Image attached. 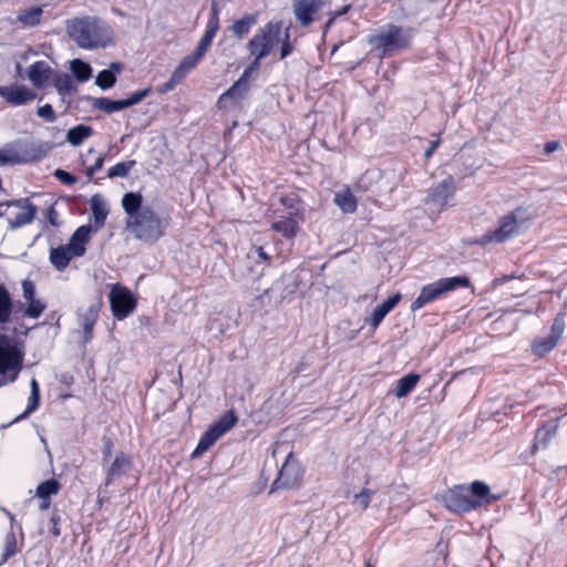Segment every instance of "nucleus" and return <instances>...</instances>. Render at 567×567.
<instances>
[{"label":"nucleus","mask_w":567,"mask_h":567,"mask_svg":"<svg viewBox=\"0 0 567 567\" xmlns=\"http://www.w3.org/2000/svg\"><path fill=\"white\" fill-rule=\"evenodd\" d=\"M281 22L269 21L258 29L254 37L247 42V50L252 55V61L245 69L241 76L218 99L219 107L226 105L227 100L235 102L241 100L248 91V81L260 69V62L268 56L272 49L280 42Z\"/></svg>","instance_id":"1"},{"label":"nucleus","mask_w":567,"mask_h":567,"mask_svg":"<svg viewBox=\"0 0 567 567\" xmlns=\"http://www.w3.org/2000/svg\"><path fill=\"white\" fill-rule=\"evenodd\" d=\"M142 203L141 194H124L122 207L127 215L125 226L135 239L153 245L164 236L167 223L153 208L143 206Z\"/></svg>","instance_id":"2"},{"label":"nucleus","mask_w":567,"mask_h":567,"mask_svg":"<svg viewBox=\"0 0 567 567\" xmlns=\"http://www.w3.org/2000/svg\"><path fill=\"white\" fill-rule=\"evenodd\" d=\"M66 30L76 45L84 50L106 48L113 39L111 27L95 17L72 19L68 22Z\"/></svg>","instance_id":"3"},{"label":"nucleus","mask_w":567,"mask_h":567,"mask_svg":"<svg viewBox=\"0 0 567 567\" xmlns=\"http://www.w3.org/2000/svg\"><path fill=\"white\" fill-rule=\"evenodd\" d=\"M489 487L480 481L473 482L470 486L457 485L450 488L442 495V503L450 512L464 513L482 506L488 502Z\"/></svg>","instance_id":"4"},{"label":"nucleus","mask_w":567,"mask_h":567,"mask_svg":"<svg viewBox=\"0 0 567 567\" xmlns=\"http://www.w3.org/2000/svg\"><path fill=\"white\" fill-rule=\"evenodd\" d=\"M530 219L532 214L526 208L518 207L501 218L498 228L484 234L475 243L481 246L491 243H504L522 233Z\"/></svg>","instance_id":"5"},{"label":"nucleus","mask_w":567,"mask_h":567,"mask_svg":"<svg viewBox=\"0 0 567 567\" xmlns=\"http://www.w3.org/2000/svg\"><path fill=\"white\" fill-rule=\"evenodd\" d=\"M412 38L413 29L390 23L382 27L375 34L370 35L368 42L373 49L381 51L382 55H386L408 49Z\"/></svg>","instance_id":"6"},{"label":"nucleus","mask_w":567,"mask_h":567,"mask_svg":"<svg viewBox=\"0 0 567 567\" xmlns=\"http://www.w3.org/2000/svg\"><path fill=\"white\" fill-rule=\"evenodd\" d=\"M92 228L89 225L79 227L71 236L66 245L51 248L50 261L58 271H63L75 257H82L86 251Z\"/></svg>","instance_id":"7"},{"label":"nucleus","mask_w":567,"mask_h":567,"mask_svg":"<svg viewBox=\"0 0 567 567\" xmlns=\"http://www.w3.org/2000/svg\"><path fill=\"white\" fill-rule=\"evenodd\" d=\"M470 279L465 276L441 278L432 284L424 286L416 299L411 305V310L416 311L426 303L432 302L443 295L451 292L460 287L467 288Z\"/></svg>","instance_id":"8"},{"label":"nucleus","mask_w":567,"mask_h":567,"mask_svg":"<svg viewBox=\"0 0 567 567\" xmlns=\"http://www.w3.org/2000/svg\"><path fill=\"white\" fill-rule=\"evenodd\" d=\"M109 300L112 313L117 320L128 317L136 307V299L132 292L118 284L112 286Z\"/></svg>","instance_id":"9"},{"label":"nucleus","mask_w":567,"mask_h":567,"mask_svg":"<svg viewBox=\"0 0 567 567\" xmlns=\"http://www.w3.org/2000/svg\"><path fill=\"white\" fill-rule=\"evenodd\" d=\"M42 157V152L35 147H24L21 143H11L0 148V166L25 164L38 161Z\"/></svg>","instance_id":"10"},{"label":"nucleus","mask_w":567,"mask_h":567,"mask_svg":"<svg viewBox=\"0 0 567 567\" xmlns=\"http://www.w3.org/2000/svg\"><path fill=\"white\" fill-rule=\"evenodd\" d=\"M151 93V89L137 91L124 100H111L107 97H95L92 100V107L106 114L120 112L127 107L138 104Z\"/></svg>","instance_id":"11"},{"label":"nucleus","mask_w":567,"mask_h":567,"mask_svg":"<svg viewBox=\"0 0 567 567\" xmlns=\"http://www.w3.org/2000/svg\"><path fill=\"white\" fill-rule=\"evenodd\" d=\"M324 0H292L291 9L296 20L302 28H307L320 19Z\"/></svg>","instance_id":"12"},{"label":"nucleus","mask_w":567,"mask_h":567,"mask_svg":"<svg viewBox=\"0 0 567 567\" xmlns=\"http://www.w3.org/2000/svg\"><path fill=\"white\" fill-rule=\"evenodd\" d=\"M455 190L456 187L453 178L447 177L427 190L424 203L433 207L434 212L440 213L445 208L449 200L454 196Z\"/></svg>","instance_id":"13"},{"label":"nucleus","mask_w":567,"mask_h":567,"mask_svg":"<svg viewBox=\"0 0 567 567\" xmlns=\"http://www.w3.org/2000/svg\"><path fill=\"white\" fill-rule=\"evenodd\" d=\"M301 480V468L297 460L290 454L285 463L281 465L279 475L274 482L270 492L279 488H291L296 486Z\"/></svg>","instance_id":"14"},{"label":"nucleus","mask_w":567,"mask_h":567,"mask_svg":"<svg viewBox=\"0 0 567 567\" xmlns=\"http://www.w3.org/2000/svg\"><path fill=\"white\" fill-rule=\"evenodd\" d=\"M22 355L10 344H0V375L9 374L8 380L14 381L21 368Z\"/></svg>","instance_id":"15"},{"label":"nucleus","mask_w":567,"mask_h":567,"mask_svg":"<svg viewBox=\"0 0 567 567\" xmlns=\"http://www.w3.org/2000/svg\"><path fill=\"white\" fill-rule=\"evenodd\" d=\"M305 219L303 212L299 208H293L287 215H282L280 219L271 224V229L281 234L285 238H293L298 230L299 225Z\"/></svg>","instance_id":"16"},{"label":"nucleus","mask_w":567,"mask_h":567,"mask_svg":"<svg viewBox=\"0 0 567 567\" xmlns=\"http://www.w3.org/2000/svg\"><path fill=\"white\" fill-rule=\"evenodd\" d=\"M0 96L9 104L24 105L37 97V93L24 85L11 84L0 86Z\"/></svg>","instance_id":"17"},{"label":"nucleus","mask_w":567,"mask_h":567,"mask_svg":"<svg viewBox=\"0 0 567 567\" xmlns=\"http://www.w3.org/2000/svg\"><path fill=\"white\" fill-rule=\"evenodd\" d=\"M401 299L402 296L398 292L374 308L371 317L365 318V322L371 327L372 331L377 330L385 316L394 309Z\"/></svg>","instance_id":"18"},{"label":"nucleus","mask_w":567,"mask_h":567,"mask_svg":"<svg viewBox=\"0 0 567 567\" xmlns=\"http://www.w3.org/2000/svg\"><path fill=\"white\" fill-rule=\"evenodd\" d=\"M52 69L45 61H37L28 70V79L37 89H43L50 81Z\"/></svg>","instance_id":"19"},{"label":"nucleus","mask_w":567,"mask_h":567,"mask_svg":"<svg viewBox=\"0 0 567 567\" xmlns=\"http://www.w3.org/2000/svg\"><path fill=\"white\" fill-rule=\"evenodd\" d=\"M14 205L19 206L21 210L17 213L13 218L9 219L10 227L19 228L32 223L37 214V207L29 203L27 199L24 202H16Z\"/></svg>","instance_id":"20"},{"label":"nucleus","mask_w":567,"mask_h":567,"mask_svg":"<svg viewBox=\"0 0 567 567\" xmlns=\"http://www.w3.org/2000/svg\"><path fill=\"white\" fill-rule=\"evenodd\" d=\"M60 484L55 480H47L37 487V496L41 498L40 508L47 509L50 506V496L58 494Z\"/></svg>","instance_id":"21"},{"label":"nucleus","mask_w":567,"mask_h":567,"mask_svg":"<svg viewBox=\"0 0 567 567\" xmlns=\"http://www.w3.org/2000/svg\"><path fill=\"white\" fill-rule=\"evenodd\" d=\"M333 202L344 214H353L357 210V199L349 188L338 192Z\"/></svg>","instance_id":"22"},{"label":"nucleus","mask_w":567,"mask_h":567,"mask_svg":"<svg viewBox=\"0 0 567 567\" xmlns=\"http://www.w3.org/2000/svg\"><path fill=\"white\" fill-rule=\"evenodd\" d=\"M256 23L257 14H245L243 18L233 23L230 31L236 38L243 39L249 33L250 29Z\"/></svg>","instance_id":"23"},{"label":"nucleus","mask_w":567,"mask_h":567,"mask_svg":"<svg viewBox=\"0 0 567 567\" xmlns=\"http://www.w3.org/2000/svg\"><path fill=\"white\" fill-rule=\"evenodd\" d=\"M94 154V148H89L86 153L81 155V163L85 167V175L89 178H92L96 172L102 169L105 159V154H99L95 156L94 163L89 164L90 157Z\"/></svg>","instance_id":"24"},{"label":"nucleus","mask_w":567,"mask_h":567,"mask_svg":"<svg viewBox=\"0 0 567 567\" xmlns=\"http://www.w3.org/2000/svg\"><path fill=\"white\" fill-rule=\"evenodd\" d=\"M92 134L93 128L91 126L79 124L68 131L66 141L73 146H79Z\"/></svg>","instance_id":"25"},{"label":"nucleus","mask_w":567,"mask_h":567,"mask_svg":"<svg viewBox=\"0 0 567 567\" xmlns=\"http://www.w3.org/2000/svg\"><path fill=\"white\" fill-rule=\"evenodd\" d=\"M237 423V416L234 411H228L218 421H216L209 429L218 436L221 437L225 433L231 430Z\"/></svg>","instance_id":"26"},{"label":"nucleus","mask_w":567,"mask_h":567,"mask_svg":"<svg viewBox=\"0 0 567 567\" xmlns=\"http://www.w3.org/2000/svg\"><path fill=\"white\" fill-rule=\"evenodd\" d=\"M420 375L416 373H410L396 381L394 394L396 398L406 396L417 384Z\"/></svg>","instance_id":"27"},{"label":"nucleus","mask_w":567,"mask_h":567,"mask_svg":"<svg viewBox=\"0 0 567 567\" xmlns=\"http://www.w3.org/2000/svg\"><path fill=\"white\" fill-rule=\"evenodd\" d=\"M131 458L124 454H118L113 461L109 472L107 480L111 481L114 477L124 475L131 468Z\"/></svg>","instance_id":"28"},{"label":"nucleus","mask_w":567,"mask_h":567,"mask_svg":"<svg viewBox=\"0 0 567 567\" xmlns=\"http://www.w3.org/2000/svg\"><path fill=\"white\" fill-rule=\"evenodd\" d=\"M97 317L99 310L94 306H91L81 317V324L83 327L85 342H89L92 338V330L97 320Z\"/></svg>","instance_id":"29"},{"label":"nucleus","mask_w":567,"mask_h":567,"mask_svg":"<svg viewBox=\"0 0 567 567\" xmlns=\"http://www.w3.org/2000/svg\"><path fill=\"white\" fill-rule=\"evenodd\" d=\"M42 9L33 7L28 10H20L17 14V20L27 27L38 25L41 21Z\"/></svg>","instance_id":"30"},{"label":"nucleus","mask_w":567,"mask_h":567,"mask_svg":"<svg viewBox=\"0 0 567 567\" xmlns=\"http://www.w3.org/2000/svg\"><path fill=\"white\" fill-rule=\"evenodd\" d=\"M91 209L93 213L94 221L97 226H103L109 214V209L103 202L102 197L94 195L91 198Z\"/></svg>","instance_id":"31"},{"label":"nucleus","mask_w":567,"mask_h":567,"mask_svg":"<svg viewBox=\"0 0 567 567\" xmlns=\"http://www.w3.org/2000/svg\"><path fill=\"white\" fill-rule=\"evenodd\" d=\"M23 543V534H20V542L17 538V534H8L4 542V550L1 557L0 564L7 563L12 556H14L20 549L19 545Z\"/></svg>","instance_id":"32"},{"label":"nucleus","mask_w":567,"mask_h":567,"mask_svg":"<svg viewBox=\"0 0 567 567\" xmlns=\"http://www.w3.org/2000/svg\"><path fill=\"white\" fill-rule=\"evenodd\" d=\"M219 437L210 430L208 429L199 439L198 444L194 452L192 453V458H198L200 457L205 452H207L214 443Z\"/></svg>","instance_id":"33"},{"label":"nucleus","mask_w":567,"mask_h":567,"mask_svg":"<svg viewBox=\"0 0 567 567\" xmlns=\"http://www.w3.org/2000/svg\"><path fill=\"white\" fill-rule=\"evenodd\" d=\"M70 69L79 82H86L92 76L91 65L80 59L72 60Z\"/></svg>","instance_id":"34"},{"label":"nucleus","mask_w":567,"mask_h":567,"mask_svg":"<svg viewBox=\"0 0 567 567\" xmlns=\"http://www.w3.org/2000/svg\"><path fill=\"white\" fill-rule=\"evenodd\" d=\"M13 303L8 290L0 285V323H6L10 319Z\"/></svg>","instance_id":"35"},{"label":"nucleus","mask_w":567,"mask_h":567,"mask_svg":"<svg viewBox=\"0 0 567 567\" xmlns=\"http://www.w3.org/2000/svg\"><path fill=\"white\" fill-rule=\"evenodd\" d=\"M44 309H45L44 303L41 300L35 299V300L28 301V307L24 309H22V305L19 303L16 308V312L18 313L21 311L22 317L37 319L42 315Z\"/></svg>","instance_id":"36"},{"label":"nucleus","mask_w":567,"mask_h":567,"mask_svg":"<svg viewBox=\"0 0 567 567\" xmlns=\"http://www.w3.org/2000/svg\"><path fill=\"white\" fill-rule=\"evenodd\" d=\"M380 173L375 171H367L363 173L354 184V190L368 192L372 188L373 183L380 178Z\"/></svg>","instance_id":"37"},{"label":"nucleus","mask_w":567,"mask_h":567,"mask_svg":"<svg viewBox=\"0 0 567 567\" xmlns=\"http://www.w3.org/2000/svg\"><path fill=\"white\" fill-rule=\"evenodd\" d=\"M271 257L265 251L261 246H254L247 254V260L249 264L250 270H252L251 264L256 265H268L270 262Z\"/></svg>","instance_id":"38"},{"label":"nucleus","mask_w":567,"mask_h":567,"mask_svg":"<svg viewBox=\"0 0 567 567\" xmlns=\"http://www.w3.org/2000/svg\"><path fill=\"white\" fill-rule=\"evenodd\" d=\"M40 402V386L35 379H32L30 382V398H29V404L25 409L24 413L21 415V417L27 416L28 414L35 411L39 406Z\"/></svg>","instance_id":"39"},{"label":"nucleus","mask_w":567,"mask_h":567,"mask_svg":"<svg viewBox=\"0 0 567 567\" xmlns=\"http://www.w3.org/2000/svg\"><path fill=\"white\" fill-rule=\"evenodd\" d=\"M135 161H126L121 162L114 165L113 167H110L107 171V177L109 178H115V177H126L131 169L134 167Z\"/></svg>","instance_id":"40"},{"label":"nucleus","mask_w":567,"mask_h":567,"mask_svg":"<svg viewBox=\"0 0 567 567\" xmlns=\"http://www.w3.org/2000/svg\"><path fill=\"white\" fill-rule=\"evenodd\" d=\"M116 82V75L112 70H102L97 73L95 84L102 90L111 89Z\"/></svg>","instance_id":"41"},{"label":"nucleus","mask_w":567,"mask_h":567,"mask_svg":"<svg viewBox=\"0 0 567 567\" xmlns=\"http://www.w3.org/2000/svg\"><path fill=\"white\" fill-rule=\"evenodd\" d=\"M558 425L556 422H549L537 431L536 441L547 445L549 440L556 434Z\"/></svg>","instance_id":"42"},{"label":"nucleus","mask_w":567,"mask_h":567,"mask_svg":"<svg viewBox=\"0 0 567 567\" xmlns=\"http://www.w3.org/2000/svg\"><path fill=\"white\" fill-rule=\"evenodd\" d=\"M557 342V336H548L544 340L535 341L533 348L537 354L544 355L545 353L553 350L556 347Z\"/></svg>","instance_id":"43"},{"label":"nucleus","mask_w":567,"mask_h":567,"mask_svg":"<svg viewBox=\"0 0 567 567\" xmlns=\"http://www.w3.org/2000/svg\"><path fill=\"white\" fill-rule=\"evenodd\" d=\"M373 495V491L362 489L360 493L354 495L353 504L360 509H365L369 506Z\"/></svg>","instance_id":"44"},{"label":"nucleus","mask_w":567,"mask_h":567,"mask_svg":"<svg viewBox=\"0 0 567 567\" xmlns=\"http://www.w3.org/2000/svg\"><path fill=\"white\" fill-rule=\"evenodd\" d=\"M54 86L60 93H68L72 90V80L68 74H59L54 78Z\"/></svg>","instance_id":"45"},{"label":"nucleus","mask_w":567,"mask_h":567,"mask_svg":"<svg viewBox=\"0 0 567 567\" xmlns=\"http://www.w3.org/2000/svg\"><path fill=\"white\" fill-rule=\"evenodd\" d=\"M37 114H38V116L44 118L47 122L52 123L55 121V114H54L52 105H50V104H44V105L40 106L37 111Z\"/></svg>","instance_id":"46"},{"label":"nucleus","mask_w":567,"mask_h":567,"mask_svg":"<svg viewBox=\"0 0 567 567\" xmlns=\"http://www.w3.org/2000/svg\"><path fill=\"white\" fill-rule=\"evenodd\" d=\"M219 6L216 2H213L210 6V17L207 23L208 27L219 29Z\"/></svg>","instance_id":"47"},{"label":"nucleus","mask_w":567,"mask_h":567,"mask_svg":"<svg viewBox=\"0 0 567 567\" xmlns=\"http://www.w3.org/2000/svg\"><path fill=\"white\" fill-rule=\"evenodd\" d=\"M217 31H218V29L207 25L206 31H205L204 35L202 37V39L199 40L198 44L208 49L210 47Z\"/></svg>","instance_id":"48"},{"label":"nucleus","mask_w":567,"mask_h":567,"mask_svg":"<svg viewBox=\"0 0 567 567\" xmlns=\"http://www.w3.org/2000/svg\"><path fill=\"white\" fill-rule=\"evenodd\" d=\"M54 176L64 185L71 186L76 183V177L63 169H56Z\"/></svg>","instance_id":"49"},{"label":"nucleus","mask_w":567,"mask_h":567,"mask_svg":"<svg viewBox=\"0 0 567 567\" xmlns=\"http://www.w3.org/2000/svg\"><path fill=\"white\" fill-rule=\"evenodd\" d=\"M289 29H287L285 31V34H284V39H282V44H281V49H280V59H285L287 58L293 50V47L292 44L290 43L289 41Z\"/></svg>","instance_id":"50"},{"label":"nucleus","mask_w":567,"mask_h":567,"mask_svg":"<svg viewBox=\"0 0 567 567\" xmlns=\"http://www.w3.org/2000/svg\"><path fill=\"white\" fill-rule=\"evenodd\" d=\"M23 298L25 301L35 300V288L31 281L24 280L22 282Z\"/></svg>","instance_id":"51"},{"label":"nucleus","mask_w":567,"mask_h":567,"mask_svg":"<svg viewBox=\"0 0 567 567\" xmlns=\"http://www.w3.org/2000/svg\"><path fill=\"white\" fill-rule=\"evenodd\" d=\"M198 61L192 54L185 56L182 62L178 64L181 69H183L186 73H189L196 65Z\"/></svg>","instance_id":"52"},{"label":"nucleus","mask_w":567,"mask_h":567,"mask_svg":"<svg viewBox=\"0 0 567 567\" xmlns=\"http://www.w3.org/2000/svg\"><path fill=\"white\" fill-rule=\"evenodd\" d=\"M564 327H565L564 318L561 316H558L553 323V327H551L553 332L550 336H557V340H558L564 332Z\"/></svg>","instance_id":"53"},{"label":"nucleus","mask_w":567,"mask_h":567,"mask_svg":"<svg viewBox=\"0 0 567 567\" xmlns=\"http://www.w3.org/2000/svg\"><path fill=\"white\" fill-rule=\"evenodd\" d=\"M187 74H188V73H186L183 69H181L179 66H177V68L174 70V72H173V74H172L171 79L173 80V82H175V83H177V84H178L183 79H185V78H186V75H187Z\"/></svg>","instance_id":"54"},{"label":"nucleus","mask_w":567,"mask_h":567,"mask_svg":"<svg viewBox=\"0 0 567 567\" xmlns=\"http://www.w3.org/2000/svg\"><path fill=\"white\" fill-rule=\"evenodd\" d=\"M207 48L205 47H202L200 44H197L195 51L192 53V55L194 58H196V60L199 62L202 60V58L205 55V53L207 52Z\"/></svg>","instance_id":"55"},{"label":"nucleus","mask_w":567,"mask_h":567,"mask_svg":"<svg viewBox=\"0 0 567 567\" xmlns=\"http://www.w3.org/2000/svg\"><path fill=\"white\" fill-rule=\"evenodd\" d=\"M439 145H440V140H435V141L431 142V145L425 151L424 156L426 158H429L435 152V150L437 148Z\"/></svg>","instance_id":"56"},{"label":"nucleus","mask_w":567,"mask_h":567,"mask_svg":"<svg viewBox=\"0 0 567 567\" xmlns=\"http://www.w3.org/2000/svg\"><path fill=\"white\" fill-rule=\"evenodd\" d=\"M558 148H559V143L558 142L553 141V142H548V143L545 144V152L547 154H550V153L557 151Z\"/></svg>","instance_id":"57"},{"label":"nucleus","mask_w":567,"mask_h":567,"mask_svg":"<svg viewBox=\"0 0 567 567\" xmlns=\"http://www.w3.org/2000/svg\"><path fill=\"white\" fill-rule=\"evenodd\" d=\"M176 85L177 83L173 82V80L169 78V80L159 89V92L166 93L168 91H172Z\"/></svg>","instance_id":"58"},{"label":"nucleus","mask_w":567,"mask_h":567,"mask_svg":"<svg viewBox=\"0 0 567 567\" xmlns=\"http://www.w3.org/2000/svg\"><path fill=\"white\" fill-rule=\"evenodd\" d=\"M56 212L53 207H50L49 209V221L52 224V225H56Z\"/></svg>","instance_id":"59"},{"label":"nucleus","mask_w":567,"mask_h":567,"mask_svg":"<svg viewBox=\"0 0 567 567\" xmlns=\"http://www.w3.org/2000/svg\"><path fill=\"white\" fill-rule=\"evenodd\" d=\"M59 519H60L59 515H56V514L52 515V518H51V522L53 524V530L52 532H59L60 530V527L58 526Z\"/></svg>","instance_id":"60"},{"label":"nucleus","mask_w":567,"mask_h":567,"mask_svg":"<svg viewBox=\"0 0 567 567\" xmlns=\"http://www.w3.org/2000/svg\"><path fill=\"white\" fill-rule=\"evenodd\" d=\"M110 66H111V69H112V70H114V71H115V73H120V72H121V70H122L121 64H120V63H117V62H113V63H111V65H110Z\"/></svg>","instance_id":"61"},{"label":"nucleus","mask_w":567,"mask_h":567,"mask_svg":"<svg viewBox=\"0 0 567 567\" xmlns=\"http://www.w3.org/2000/svg\"><path fill=\"white\" fill-rule=\"evenodd\" d=\"M512 278H513V276H505V277H503V278H501V279H496V280H495V284H496V285H499V284H503V282H505V281H507V280L512 279Z\"/></svg>","instance_id":"62"},{"label":"nucleus","mask_w":567,"mask_h":567,"mask_svg":"<svg viewBox=\"0 0 567 567\" xmlns=\"http://www.w3.org/2000/svg\"><path fill=\"white\" fill-rule=\"evenodd\" d=\"M337 14H334L333 17H331L328 21V23L326 24V30L329 29L331 27V24L333 23L334 21V18H336Z\"/></svg>","instance_id":"63"},{"label":"nucleus","mask_w":567,"mask_h":567,"mask_svg":"<svg viewBox=\"0 0 567 567\" xmlns=\"http://www.w3.org/2000/svg\"><path fill=\"white\" fill-rule=\"evenodd\" d=\"M348 8H349V7H344L343 9H341V11H340L338 14H342V13L347 12V11H348Z\"/></svg>","instance_id":"64"}]
</instances>
